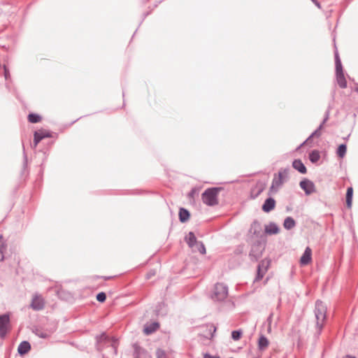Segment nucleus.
<instances>
[{
    "instance_id": "0eeeda50",
    "label": "nucleus",
    "mask_w": 358,
    "mask_h": 358,
    "mask_svg": "<svg viewBox=\"0 0 358 358\" xmlns=\"http://www.w3.org/2000/svg\"><path fill=\"white\" fill-rule=\"evenodd\" d=\"M264 247L260 242L253 244L249 253V257L252 261H257L262 256Z\"/></svg>"
},
{
    "instance_id": "5701e85b",
    "label": "nucleus",
    "mask_w": 358,
    "mask_h": 358,
    "mask_svg": "<svg viewBox=\"0 0 358 358\" xmlns=\"http://www.w3.org/2000/svg\"><path fill=\"white\" fill-rule=\"evenodd\" d=\"M6 251V245L2 241V236H0V262L3 261Z\"/></svg>"
},
{
    "instance_id": "79ce46f5",
    "label": "nucleus",
    "mask_w": 358,
    "mask_h": 358,
    "mask_svg": "<svg viewBox=\"0 0 358 358\" xmlns=\"http://www.w3.org/2000/svg\"><path fill=\"white\" fill-rule=\"evenodd\" d=\"M314 3H315V6H316L317 7L320 8V4L319 2H317L316 0H315Z\"/></svg>"
},
{
    "instance_id": "ea45409f",
    "label": "nucleus",
    "mask_w": 358,
    "mask_h": 358,
    "mask_svg": "<svg viewBox=\"0 0 358 358\" xmlns=\"http://www.w3.org/2000/svg\"><path fill=\"white\" fill-rule=\"evenodd\" d=\"M313 138V133H312V134L309 136V137H308V138L306 140V141H311V140H312V138Z\"/></svg>"
},
{
    "instance_id": "f3484780",
    "label": "nucleus",
    "mask_w": 358,
    "mask_h": 358,
    "mask_svg": "<svg viewBox=\"0 0 358 358\" xmlns=\"http://www.w3.org/2000/svg\"><path fill=\"white\" fill-rule=\"evenodd\" d=\"M292 166L301 173H305L306 172V168L300 159L294 160Z\"/></svg>"
},
{
    "instance_id": "2f4dec72",
    "label": "nucleus",
    "mask_w": 358,
    "mask_h": 358,
    "mask_svg": "<svg viewBox=\"0 0 358 358\" xmlns=\"http://www.w3.org/2000/svg\"><path fill=\"white\" fill-rule=\"evenodd\" d=\"M106 299V294L104 292H99L96 295V300L99 302H104Z\"/></svg>"
},
{
    "instance_id": "cd10ccee",
    "label": "nucleus",
    "mask_w": 358,
    "mask_h": 358,
    "mask_svg": "<svg viewBox=\"0 0 358 358\" xmlns=\"http://www.w3.org/2000/svg\"><path fill=\"white\" fill-rule=\"evenodd\" d=\"M33 332L40 338H45L48 336V334L46 332H43V331L38 328L34 329Z\"/></svg>"
},
{
    "instance_id": "9b49d317",
    "label": "nucleus",
    "mask_w": 358,
    "mask_h": 358,
    "mask_svg": "<svg viewBox=\"0 0 358 358\" xmlns=\"http://www.w3.org/2000/svg\"><path fill=\"white\" fill-rule=\"evenodd\" d=\"M299 185L306 195H310L313 192V183L311 181L305 179L301 181Z\"/></svg>"
},
{
    "instance_id": "a878e982",
    "label": "nucleus",
    "mask_w": 358,
    "mask_h": 358,
    "mask_svg": "<svg viewBox=\"0 0 358 358\" xmlns=\"http://www.w3.org/2000/svg\"><path fill=\"white\" fill-rule=\"evenodd\" d=\"M346 150H347L346 145L341 144L337 149L336 153L339 157L343 158L346 153Z\"/></svg>"
},
{
    "instance_id": "c03bdc74",
    "label": "nucleus",
    "mask_w": 358,
    "mask_h": 358,
    "mask_svg": "<svg viewBox=\"0 0 358 358\" xmlns=\"http://www.w3.org/2000/svg\"><path fill=\"white\" fill-rule=\"evenodd\" d=\"M306 141L303 142L302 144H301V146H303V144L306 143Z\"/></svg>"
},
{
    "instance_id": "7c9ffc66",
    "label": "nucleus",
    "mask_w": 358,
    "mask_h": 358,
    "mask_svg": "<svg viewBox=\"0 0 358 358\" xmlns=\"http://www.w3.org/2000/svg\"><path fill=\"white\" fill-rule=\"evenodd\" d=\"M266 272V271L257 268V274L255 281H258L262 279Z\"/></svg>"
},
{
    "instance_id": "6e6552de",
    "label": "nucleus",
    "mask_w": 358,
    "mask_h": 358,
    "mask_svg": "<svg viewBox=\"0 0 358 358\" xmlns=\"http://www.w3.org/2000/svg\"><path fill=\"white\" fill-rule=\"evenodd\" d=\"M266 184L265 182L259 180L251 189V196L253 199L258 197L265 189Z\"/></svg>"
},
{
    "instance_id": "c756f323",
    "label": "nucleus",
    "mask_w": 358,
    "mask_h": 358,
    "mask_svg": "<svg viewBox=\"0 0 358 358\" xmlns=\"http://www.w3.org/2000/svg\"><path fill=\"white\" fill-rule=\"evenodd\" d=\"M242 336V331L241 330H236V331H233L231 332V338L234 340V341H238L241 338Z\"/></svg>"
},
{
    "instance_id": "4c0bfd02",
    "label": "nucleus",
    "mask_w": 358,
    "mask_h": 358,
    "mask_svg": "<svg viewBox=\"0 0 358 358\" xmlns=\"http://www.w3.org/2000/svg\"><path fill=\"white\" fill-rule=\"evenodd\" d=\"M203 358H220V357H217V356H212V355H210L207 353V354L204 355Z\"/></svg>"
},
{
    "instance_id": "49530a36",
    "label": "nucleus",
    "mask_w": 358,
    "mask_h": 358,
    "mask_svg": "<svg viewBox=\"0 0 358 358\" xmlns=\"http://www.w3.org/2000/svg\"><path fill=\"white\" fill-rule=\"evenodd\" d=\"M357 91H358V89H357Z\"/></svg>"
},
{
    "instance_id": "e433bc0d",
    "label": "nucleus",
    "mask_w": 358,
    "mask_h": 358,
    "mask_svg": "<svg viewBox=\"0 0 358 358\" xmlns=\"http://www.w3.org/2000/svg\"><path fill=\"white\" fill-rule=\"evenodd\" d=\"M320 159V153L318 151L315 150V163H316Z\"/></svg>"
},
{
    "instance_id": "a211bd4d",
    "label": "nucleus",
    "mask_w": 358,
    "mask_h": 358,
    "mask_svg": "<svg viewBox=\"0 0 358 358\" xmlns=\"http://www.w3.org/2000/svg\"><path fill=\"white\" fill-rule=\"evenodd\" d=\"M190 217L189 212L184 208H180L179 210V220L181 222H187Z\"/></svg>"
},
{
    "instance_id": "bb28decb",
    "label": "nucleus",
    "mask_w": 358,
    "mask_h": 358,
    "mask_svg": "<svg viewBox=\"0 0 358 358\" xmlns=\"http://www.w3.org/2000/svg\"><path fill=\"white\" fill-rule=\"evenodd\" d=\"M269 264H270V260L265 259H263L262 261H261V262L259 264L257 268H259L262 270L267 271V269L269 266Z\"/></svg>"
},
{
    "instance_id": "f8f14e48",
    "label": "nucleus",
    "mask_w": 358,
    "mask_h": 358,
    "mask_svg": "<svg viewBox=\"0 0 358 358\" xmlns=\"http://www.w3.org/2000/svg\"><path fill=\"white\" fill-rule=\"evenodd\" d=\"M275 206V201L274 199L269 197L266 199L262 206V210L268 213L274 209Z\"/></svg>"
},
{
    "instance_id": "4be33fe9",
    "label": "nucleus",
    "mask_w": 358,
    "mask_h": 358,
    "mask_svg": "<svg viewBox=\"0 0 358 358\" xmlns=\"http://www.w3.org/2000/svg\"><path fill=\"white\" fill-rule=\"evenodd\" d=\"M352 196L353 188L352 187H348L346 192V204L348 208H351L352 206Z\"/></svg>"
},
{
    "instance_id": "37998d69",
    "label": "nucleus",
    "mask_w": 358,
    "mask_h": 358,
    "mask_svg": "<svg viewBox=\"0 0 358 358\" xmlns=\"http://www.w3.org/2000/svg\"><path fill=\"white\" fill-rule=\"evenodd\" d=\"M343 358H355V357H352V356H350V355H347L345 356V357Z\"/></svg>"
},
{
    "instance_id": "f257e3e1",
    "label": "nucleus",
    "mask_w": 358,
    "mask_h": 358,
    "mask_svg": "<svg viewBox=\"0 0 358 358\" xmlns=\"http://www.w3.org/2000/svg\"><path fill=\"white\" fill-rule=\"evenodd\" d=\"M315 317L317 320V333L319 335L326 320L327 306L321 301H317L315 306Z\"/></svg>"
},
{
    "instance_id": "b1692460",
    "label": "nucleus",
    "mask_w": 358,
    "mask_h": 358,
    "mask_svg": "<svg viewBox=\"0 0 358 358\" xmlns=\"http://www.w3.org/2000/svg\"><path fill=\"white\" fill-rule=\"evenodd\" d=\"M28 120L31 123H37L41 120V117L38 114L30 113L28 115Z\"/></svg>"
},
{
    "instance_id": "6ab92c4d",
    "label": "nucleus",
    "mask_w": 358,
    "mask_h": 358,
    "mask_svg": "<svg viewBox=\"0 0 358 358\" xmlns=\"http://www.w3.org/2000/svg\"><path fill=\"white\" fill-rule=\"evenodd\" d=\"M186 241H187V245L190 248H194L199 242V241H197L194 234L192 231L189 232L188 235L187 236Z\"/></svg>"
},
{
    "instance_id": "a19ab883",
    "label": "nucleus",
    "mask_w": 358,
    "mask_h": 358,
    "mask_svg": "<svg viewBox=\"0 0 358 358\" xmlns=\"http://www.w3.org/2000/svg\"><path fill=\"white\" fill-rule=\"evenodd\" d=\"M272 316H273V315H272V314H271V315H269V317H268V320H268V322H269V324H271V321H272Z\"/></svg>"
},
{
    "instance_id": "20e7f679",
    "label": "nucleus",
    "mask_w": 358,
    "mask_h": 358,
    "mask_svg": "<svg viewBox=\"0 0 358 358\" xmlns=\"http://www.w3.org/2000/svg\"><path fill=\"white\" fill-rule=\"evenodd\" d=\"M334 56L336 80L338 86L344 89L347 87V81L343 73V66L337 50L335 52Z\"/></svg>"
},
{
    "instance_id": "7ed1b4c3",
    "label": "nucleus",
    "mask_w": 358,
    "mask_h": 358,
    "mask_svg": "<svg viewBox=\"0 0 358 358\" xmlns=\"http://www.w3.org/2000/svg\"><path fill=\"white\" fill-rule=\"evenodd\" d=\"M288 169H282L278 172V176L275 175L272 181L271 186L269 188V194L276 193L282 186L285 179L288 177Z\"/></svg>"
},
{
    "instance_id": "c85d7f7f",
    "label": "nucleus",
    "mask_w": 358,
    "mask_h": 358,
    "mask_svg": "<svg viewBox=\"0 0 358 358\" xmlns=\"http://www.w3.org/2000/svg\"><path fill=\"white\" fill-rule=\"evenodd\" d=\"M194 247H196L197 248L198 251L201 254H202V255L206 254V248L202 242L199 241Z\"/></svg>"
},
{
    "instance_id": "1a4fd4ad",
    "label": "nucleus",
    "mask_w": 358,
    "mask_h": 358,
    "mask_svg": "<svg viewBox=\"0 0 358 358\" xmlns=\"http://www.w3.org/2000/svg\"><path fill=\"white\" fill-rule=\"evenodd\" d=\"M44 305L43 299L41 296L36 294L32 299L30 306L33 310H40L44 308Z\"/></svg>"
},
{
    "instance_id": "f03ea898",
    "label": "nucleus",
    "mask_w": 358,
    "mask_h": 358,
    "mask_svg": "<svg viewBox=\"0 0 358 358\" xmlns=\"http://www.w3.org/2000/svg\"><path fill=\"white\" fill-rule=\"evenodd\" d=\"M220 190L218 187H210L206 189L201 194V199L207 206H213L218 203L217 195Z\"/></svg>"
},
{
    "instance_id": "4468645a",
    "label": "nucleus",
    "mask_w": 358,
    "mask_h": 358,
    "mask_svg": "<svg viewBox=\"0 0 358 358\" xmlns=\"http://www.w3.org/2000/svg\"><path fill=\"white\" fill-rule=\"evenodd\" d=\"M31 349V345L28 341H22L18 346L17 352L20 355H23L27 354Z\"/></svg>"
},
{
    "instance_id": "58836bf2",
    "label": "nucleus",
    "mask_w": 358,
    "mask_h": 358,
    "mask_svg": "<svg viewBox=\"0 0 358 358\" xmlns=\"http://www.w3.org/2000/svg\"><path fill=\"white\" fill-rule=\"evenodd\" d=\"M256 227H259V224L257 221H254L252 224V228H255Z\"/></svg>"
},
{
    "instance_id": "393cba45",
    "label": "nucleus",
    "mask_w": 358,
    "mask_h": 358,
    "mask_svg": "<svg viewBox=\"0 0 358 358\" xmlns=\"http://www.w3.org/2000/svg\"><path fill=\"white\" fill-rule=\"evenodd\" d=\"M328 119H329V112L327 111L326 114H325V117L322 120V122L320 124L319 127L314 131L315 137H317L320 135V130L322 128L323 124L327 121Z\"/></svg>"
},
{
    "instance_id": "9d476101",
    "label": "nucleus",
    "mask_w": 358,
    "mask_h": 358,
    "mask_svg": "<svg viewBox=\"0 0 358 358\" xmlns=\"http://www.w3.org/2000/svg\"><path fill=\"white\" fill-rule=\"evenodd\" d=\"M312 259V250L310 248L307 247L305 250L303 255L300 258V264L301 266H306L308 264L311 262Z\"/></svg>"
},
{
    "instance_id": "72a5a7b5",
    "label": "nucleus",
    "mask_w": 358,
    "mask_h": 358,
    "mask_svg": "<svg viewBox=\"0 0 358 358\" xmlns=\"http://www.w3.org/2000/svg\"><path fill=\"white\" fill-rule=\"evenodd\" d=\"M3 69H4V77H5V79L8 80L10 78L9 70L8 69V68L6 67V65L3 66Z\"/></svg>"
},
{
    "instance_id": "f704fd0d",
    "label": "nucleus",
    "mask_w": 358,
    "mask_h": 358,
    "mask_svg": "<svg viewBox=\"0 0 358 358\" xmlns=\"http://www.w3.org/2000/svg\"><path fill=\"white\" fill-rule=\"evenodd\" d=\"M108 338V336L105 334H102L99 336L97 337V340L99 342H101L102 341H105Z\"/></svg>"
},
{
    "instance_id": "2eb2a0df",
    "label": "nucleus",
    "mask_w": 358,
    "mask_h": 358,
    "mask_svg": "<svg viewBox=\"0 0 358 358\" xmlns=\"http://www.w3.org/2000/svg\"><path fill=\"white\" fill-rule=\"evenodd\" d=\"M279 231L278 226L274 222H271L265 227V232L268 234H277Z\"/></svg>"
},
{
    "instance_id": "412c9836",
    "label": "nucleus",
    "mask_w": 358,
    "mask_h": 358,
    "mask_svg": "<svg viewBox=\"0 0 358 358\" xmlns=\"http://www.w3.org/2000/svg\"><path fill=\"white\" fill-rule=\"evenodd\" d=\"M295 225L296 222L292 217H287L284 220L283 226L287 230L293 229L295 227Z\"/></svg>"
},
{
    "instance_id": "473e14b6",
    "label": "nucleus",
    "mask_w": 358,
    "mask_h": 358,
    "mask_svg": "<svg viewBox=\"0 0 358 358\" xmlns=\"http://www.w3.org/2000/svg\"><path fill=\"white\" fill-rule=\"evenodd\" d=\"M156 355H157V358H167V355H166V352L161 349H158L157 350Z\"/></svg>"
},
{
    "instance_id": "dca6fc26",
    "label": "nucleus",
    "mask_w": 358,
    "mask_h": 358,
    "mask_svg": "<svg viewBox=\"0 0 358 358\" xmlns=\"http://www.w3.org/2000/svg\"><path fill=\"white\" fill-rule=\"evenodd\" d=\"M269 345V341L266 336L262 335L258 341V348L261 351L265 350Z\"/></svg>"
},
{
    "instance_id": "ddd939ff",
    "label": "nucleus",
    "mask_w": 358,
    "mask_h": 358,
    "mask_svg": "<svg viewBox=\"0 0 358 358\" xmlns=\"http://www.w3.org/2000/svg\"><path fill=\"white\" fill-rule=\"evenodd\" d=\"M50 137V135L48 132H45L43 131H37L34 133V143L35 146L38 145V143L44 138Z\"/></svg>"
},
{
    "instance_id": "a18cd8bd",
    "label": "nucleus",
    "mask_w": 358,
    "mask_h": 358,
    "mask_svg": "<svg viewBox=\"0 0 358 358\" xmlns=\"http://www.w3.org/2000/svg\"><path fill=\"white\" fill-rule=\"evenodd\" d=\"M134 358H138V356H136V357H135Z\"/></svg>"
},
{
    "instance_id": "423d86ee",
    "label": "nucleus",
    "mask_w": 358,
    "mask_h": 358,
    "mask_svg": "<svg viewBox=\"0 0 358 358\" xmlns=\"http://www.w3.org/2000/svg\"><path fill=\"white\" fill-rule=\"evenodd\" d=\"M10 317L8 314L0 315V337L4 338L9 330Z\"/></svg>"
},
{
    "instance_id": "39448f33",
    "label": "nucleus",
    "mask_w": 358,
    "mask_h": 358,
    "mask_svg": "<svg viewBox=\"0 0 358 358\" xmlns=\"http://www.w3.org/2000/svg\"><path fill=\"white\" fill-rule=\"evenodd\" d=\"M228 296V287L223 283L215 285L211 299L215 301H223Z\"/></svg>"
},
{
    "instance_id": "aec40b11",
    "label": "nucleus",
    "mask_w": 358,
    "mask_h": 358,
    "mask_svg": "<svg viewBox=\"0 0 358 358\" xmlns=\"http://www.w3.org/2000/svg\"><path fill=\"white\" fill-rule=\"evenodd\" d=\"M159 323L153 322L149 325H145L143 331L146 335H149L155 331L159 328Z\"/></svg>"
},
{
    "instance_id": "c9c22d12",
    "label": "nucleus",
    "mask_w": 358,
    "mask_h": 358,
    "mask_svg": "<svg viewBox=\"0 0 358 358\" xmlns=\"http://www.w3.org/2000/svg\"><path fill=\"white\" fill-rule=\"evenodd\" d=\"M308 159H309V160L312 163H313V160H314V158H313V150L309 152V153H308Z\"/></svg>"
}]
</instances>
